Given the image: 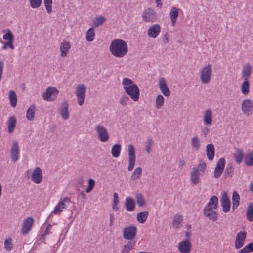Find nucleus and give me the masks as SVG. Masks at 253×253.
<instances>
[{
  "mask_svg": "<svg viewBox=\"0 0 253 253\" xmlns=\"http://www.w3.org/2000/svg\"><path fill=\"white\" fill-rule=\"evenodd\" d=\"M109 51L114 56L117 58H122L127 54L128 46L124 40L114 39L111 41Z\"/></svg>",
  "mask_w": 253,
  "mask_h": 253,
  "instance_id": "nucleus-1",
  "label": "nucleus"
},
{
  "mask_svg": "<svg viewBox=\"0 0 253 253\" xmlns=\"http://www.w3.org/2000/svg\"><path fill=\"white\" fill-rule=\"evenodd\" d=\"M123 88L130 98L135 102L139 99L140 91L138 86L130 79L125 77L122 82Z\"/></svg>",
  "mask_w": 253,
  "mask_h": 253,
  "instance_id": "nucleus-2",
  "label": "nucleus"
},
{
  "mask_svg": "<svg viewBox=\"0 0 253 253\" xmlns=\"http://www.w3.org/2000/svg\"><path fill=\"white\" fill-rule=\"evenodd\" d=\"M95 130L100 141L106 142L109 139V133L106 128L101 124H97L95 126Z\"/></svg>",
  "mask_w": 253,
  "mask_h": 253,
  "instance_id": "nucleus-3",
  "label": "nucleus"
},
{
  "mask_svg": "<svg viewBox=\"0 0 253 253\" xmlns=\"http://www.w3.org/2000/svg\"><path fill=\"white\" fill-rule=\"evenodd\" d=\"M212 75V67L211 64L205 66L200 71V80L205 84H208Z\"/></svg>",
  "mask_w": 253,
  "mask_h": 253,
  "instance_id": "nucleus-4",
  "label": "nucleus"
},
{
  "mask_svg": "<svg viewBox=\"0 0 253 253\" xmlns=\"http://www.w3.org/2000/svg\"><path fill=\"white\" fill-rule=\"evenodd\" d=\"M59 91L54 87H48L45 92L42 93L43 99L45 101H52L57 98Z\"/></svg>",
  "mask_w": 253,
  "mask_h": 253,
  "instance_id": "nucleus-5",
  "label": "nucleus"
},
{
  "mask_svg": "<svg viewBox=\"0 0 253 253\" xmlns=\"http://www.w3.org/2000/svg\"><path fill=\"white\" fill-rule=\"evenodd\" d=\"M128 152L129 164L127 169L129 171H131L135 166L136 160L135 149L133 145H128Z\"/></svg>",
  "mask_w": 253,
  "mask_h": 253,
  "instance_id": "nucleus-6",
  "label": "nucleus"
},
{
  "mask_svg": "<svg viewBox=\"0 0 253 253\" xmlns=\"http://www.w3.org/2000/svg\"><path fill=\"white\" fill-rule=\"evenodd\" d=\"M86 86L84 84L78 85L76 89L78 103L82 106L84 101L85 97Z\"/></svg>",
  "mask_w": 253,
  "mask_h": 253,
  "instance_id": "nucleus-7",
  "label": "nucleus"
},
{
  "mask_svg": "<svg viewBox=\"0 0 253 253\" xmlns=\"http://www.w3.org/2000/svg\"><path fill=\"white\" fill-rule=\"evenodd\" d=\"M142 17L146 22H154L157 20L156 13L151 8H147L143 12Z\"/></svg>",
  "mask_w": 253,
  "mask_h": 253,
  "instance_id": "nucleus-8",
  "label": "nucleus"
},
{
  "mask_svg": "<svg viewBox=\"0 0 253 253\" xmlns=\"http://www.w3.org/2000/svg\"><path fill=\"white\" fill-rule=\"evenodd\" d=\"M241 108L243 114L249 115L253 110V100L250 99L243 100Z\"/></svg>",
  "mask_w": 253,
  "mask_h": 253,
  "instance_id": "nucleus-9",
  "label": "nucleus"
},
{
  "mask_svg": "<svg viewBox=\"0 0 253 253\" xmlns=\"http://www.w3.org/2000/svg\"><path fill=\"white\" fill-rule=\"evenodd\" d=\"M34 222V220L32 217H29L24 219L21 229V233L27 235L31 230Z\"/></svg>",
  "mask_w": 253,
  "mask_h": 253,
  "instance_id": "nucleus-10",
  "label": "nucleus"
},
{
  "mask_svg": "<svg viewBox=\"0 0 253 253\" xmlns=\"http://www.w3.org/2000/svg\"><path fill=\"white\" fill-rule=\"evenodd\" d=\"M10 157L14 162H16L19 159L20 150L18 143L16 141H14L10 148Z\"/></svg>",
  "mask_w": 253,
  "mask_h": 253,
  "instance_id": "nucleus-11",
  "label": "nucleus"
},
{
  "mask_svg": "<svg viewBox=\"0 0 253 253\" xmlns=\"http://www.w3.org/2000/svg\"><path fill=\"white\" fill-rule=\"evenodd\" d=\"M225 165V160L224 158H220L216 165L214 171V177L215 178H218L222 174Z\"/></svg>",
  "mask_w": 253,
  "mask_h": 253,
  "instance_id": "nucleus-12",
  "label": "nucleus"
},
{
  "mask_svg": "<svg viewBox=\"0 0 253 253\" xmlns=\"http://www.w3.org/2000/svg\"><path fill=\"white\" fill-rule=\"evenodd\" d=\"M136 228L133 226L125 228L123 232L124 238L128 240L134 239L136 234Z\"/></svg>",
  "mask_w": 253,
  "mask_h": 253,
  "instance_id": "nucleus-13",
  "label": "nucleus"
},
{
  "mask_svg": "<svg viewBox=\"0 0 253 253\" xmlns=\"http://www.w3.org/2000/svg\"><path fill=\"white\" fill-rule=\"evenodd\" d=\"M246 236L247 233L245 231H240L237 233L235 242L236 249H240L244 245Z\"/></svg>",
  "mask_w": 253,
  "mask_h": 253,
  "instance_id": "nucleus-14",
  "label": "nucleus"
},
{
  "mask_svg": "<svg viewBox=\"0 0 253 253\" xmlns=\"http://www.w3.org/2000/svg\"><path fill=\"white\" fill-rule=\"evenodd\" d=\"M220 202L223 211L225 213L228 212L230 209L231 202L226 192H223L222 193Z\"/></svg>",
  "mask_w": 253,
  "mask_h": 253,
  "instance_id": "nucleus-15",
  "label": "nucleus"
},
{
  "mask_svg": "<svg viewBox=\"0 0 253 253\" xmlns=\"http://www.w3.org/2000/svg\"><path fill=\"white\" fill-rule=\"evenodd\" d=\"M203 121L204 125L207 126H210L212 124L213 113L210 108H208L204 111Z\"/></svg>",
  "mask_w": 253,
  "mask_h": 253,
  "instance_id": "nucleus-16",
  "label": "nucleus"
},
{
  "mask_svg": "<svg viewBox=\"0 0 253 253\" xmlns=\"http://www.w3.org/2000/svg\"><path fill=\"white\" fill-rule=\"evenodd\" d=\"M13 38L14 36L12 32L10 30H8L7 33L3 36V39L8 40V42L4 43L2 48L5 50L7 49V46H8L10 49H14V46L13 44Z\"/></svg>",
  "mask_w": 253,
  "mask_h": 253,
  "instance_id": "nucleus-17",
  "label": "nucleus"
},
{
  "mask_svg": "<svg viewBox=\"0 0 253 253\" xmlns=\"http://www.w3.org/2000/svg\"><path fill=\"white\" fill-rule=\"evenodd\" d=\"M204 173L197 168H193L190 173V180L192 184L197 185L201 182L200 176Z\"/></svg>",
  "mask_w": 253,
  "mask_h": 253,
  "instance_id": "nucleus-18",
  "label": "nucleus"
},
{
  "mask_svg": "<svg viewBox=\"0 0 253 253\" xmlns=\"http://www.w3.org/2000/svg\"><path fill=\"white\" fill-rule=\"evenodd\" d=\"M214 210L213 208L205 206L203 210V214L209 219L215 221L217 219L218 215L217 212L214 211Z\"/></svg>",
  "mask_w": 253,
  "mask_h": 253,
  "instance_id": "nucleus-19",
  "label": "nucleus"
},
{
  "mask_svg": "<svg viewBox=\"0 0 253 253\" xmlns=\"http://www.w3.org/2000/svg\"><path fill=\"white\" fill-rule=\"evenodd\" d=\"M159 87L161 93L166 97H168L170 94L169 88L168 87L165 78H162L159 81Z\"/></svg>",
  "mask_w": 253,
  "mask_h": 253,
  "instance_id": "nucleus-20",
  "label": "nucleus"
},
{
  "mask_svg": "<svg viewBox=\"0 0 253 253\" xmlns=\"http://www.w3.org/2000/svg\"><path fill=\"white\" fill-rule=\"evenodd\" d=\"M190 241L185 240L178 243V250L181 253H189L191 249Z\"/></svg>",
  "mask_w": 253,
  "mask_h": 253,
  "instance_id": "nucleus-21",
  "label": "nucleus"
},
{
  "mask_svg": "<svg viewBox=\"0 0 253 253\" xmlns=\"http://www.w3.org/2000/svg\"><path fill=\"white\" fill-rule=\"evenodd\" d=\"M42 171L40 167H36L33 171L31 175L32 180L36 184L40 183L42 180Z\"/></svg>",
  "mask_w": 253,
  "mask_h": 253,
  "instance_id": "nucleus-22",
  "label": "nucleus"
},
{
  "mask_svg": "<svg viewBox=\"0 0 253 253\" xmlns=\"http://www.w3.org/2000/svg\"><path fill=\"white\" fill-rule=\"evenodd\" d=\"M69 105L67 101L62 103L59 109V113L61 118L64 120H68L69 118Z\"/></svg>",
  "mask_w": 253,
  "mask_h": 253,
  "instance_id": "nucleus-23",
  "label": "nucleus"
},
{
  "mask_svg": "<svg viewBox=\"0 0 253 253\" xmlns=\"http://www.w3.org/2000/svg\"><path fill=\"white\" fill-rule=\"evenodd\" d=\"M160 30L161 28L160 25L156 24L149 28L147 34L149 37L156 38L159 34Z\"/></svg>",
  "mask_w": 253,
  "mask_h": 253,
  "instance_id": "nucleus-24",
  "label": "nucleus"
},
{
  "mask_svg": "<svg viewBox=\"0 0 253 253\" xmlns=\"http://www.w3.org/2000/svg\"><path fill=\"white\" fill-rule=\"evenodd\" d=\"M71 48L70 42L67 41H63L60 44V55L62 57H65L68 53Z\"/></svg>",
  "mask_w": 253,
  "mask_h": 253,
  "instance_id": "nucleus-25",
  "label": "nucleus"
},
{
  "mask_svg": "<svg viewBox=\"0 0 253 253\" xmlns=\"http://www.w3.org/2000/svg\"><path fill=\"white\" fill-rule=\"evenodd\" d=\"M252 69L251 66L249 63L245 64L243 67L242 71V77L244 80H248V78L251 76Z\"/></svg>",
  "mask_w": 253,
  "mask_h": 253,
  "instance_id": "nucleus-26",
  "label": "nucleus"
},
{
  "mask_svg": "<svg viewBox=\"0 0 253 253\" xmlns=\"http://www.w3.org/2000/svg\"><path fill=\"white\" fill-rule=\"evenodd\" d=\"M126 209L128 211H132L135 208L134 200L130 197H126L125 201Z\"/></svg>",
  "mask_w": 253,
  "mask_h": 253,
  "instance_id": "nucleus-27",
  "label": "nucleus"
},
{
  "mask_svg": "<svg viewBox=\"0 0 253 253\" xmlns=\"http://www.w3.org/2000/svg\"><path fill=\"white\" fill-rule=\"evenodd\" d=\"M244 162L245 164L248 167L253 166V151L249 149L246 151L244 157Z\"/></svg>",
  "mask_w": 253,
  "mask_h": 253,
  "instance_id": "nucleus-28",
  "label": "nucleus"
},
{
  "mask_svg": "<svg viewBox=\"0 0 253 253\" xmlns=\"http://www.w3.org/2000/svg\"><path fill=\"white\" fill-rule=\"evenodd\" d=\"M206 154L210 161H212L213 159L215 154V149L213 144H209L206 146Z\"/></svg>",
  "mask_w": 253,
  "mask_h": 253,
  "instance_id": "nucleus-29",
  "label": "nucleus"
},
{
  "mask_svg": "<svg viewBox=\"0 0 253 253\" xmlns=\"http://www.w3.org/2000/svg\"><path fill=\"white\" fill-rule=\"evenodd\" d=\"M178 14V9L176 7H173L169 12V17L173 26L175 25Z\"/></svg>",
  "mask_w": 253,
  "mask_h": 253,
  "instance_id": "nucleus-30",
  "label": "nucleus"
},
{
  "mask_svg": "<svg viewBox=\"0 0 253 253\" xmlns=\"http://www.w3.org/2000/svg\"><path fill=\"white\" fill-rule=\"evenodd\" d=\"M235 161L238 164H240L244 158V152L242 149H237L233 155Z\"/></svg>",
  "mask_w": 253,
  "mask_h": 253,
  "instance_id": "nucleus-31",
  "label": "nucleus"
},
{
  "mask_svg": "<svg viewBox=\"0 0 253 253\" xmlns=\"http://www.w3.org/2000/svg\"><path fill=\"white\" fill-rule=\"evenodd\" d=\"M36 107L35 105H31L28 109L26 112V118L29 121H33L35 115Z\"/></svg>",
  "mask_w": 253,
  "mask_h": 253,
  "instance_id": "nucleus-32",
  "label": "nucleus"
},
{
  "mask_svg": "<svg viewBox=\"0 0 253 253\" xmlns=\"http://www.w3.org/2000/svg\"><path fill=\"white\" fill-rule=\"evenodd\" d=\"M218 205V199L217 196H213L209 200V202L205 206L207 207L217 209Z\"/></svg>",
  "mask_w": 253,
  "mask_h": 253,
  "instance_id": "nucleus-33",
  "label": "nucleus"
},
{
  "mask_svg": "<svg viewBox=\"0 0 253 253\" xmlns=\"http://www.w3.org/2000/svg\"><path fill=\"white\" fill-rule=\"evenodd\" d=\"M241 91L245 95H248L250 92V83L249 80H244L241 86Z\"/></svg>",
  "mask_w": 253,
  "mask_h": 253,
  "instance_id": "nucleus-34",
  "label": "nucleus"
},
{
  "mask_svg": "<svg viewBox=\"0 0 253 253\" xmlns=\"http://www.w3.org/2000/svg\"><path fill=\"white\" fill-rule=\"evenodd\" d=\"M16 119L14 116H11L7 121V127L8 132L11 133L13 131L16 124Z\"/></svg>",
  "mask_w": 253,
  "mask_h": 253,
  "instance_id": "nucleus-35",
  "label": "nucleus"
},
{
  "mask_svg": "<svg viewBox=\"0 0 253 253\" xmlns=\"http://www.w3.org/2000/svg\"><path fill=\"white\" fill-rule=\"evenodd\" d=\"M246 218L250 222L253 221V203H250L247 207Z\"/></svg>",
  "mask_w": 253,
  "mask_h": 253,
  "instance_id": "nucleus-36",
  "label": "nucleus"
},
{
  "mask_svg": "<svg viewBox=\"0 0 253 253\" xmlns=\"http://www.w3.org/2000/svg\"><path fill=\"white\" fill-rule=\"evenodd\" d=\"M183 220V216L182 215L177 214L173 217L172 221V227L174 228H178Z\"/></svg>",
  "mask_w": 253,
  "mask_h": 253,
  "instance_id": "nucleus-37",
  "label": "nucleus"
},
{
  "mask_svg": "<svg viewBox=\"0 0 253 253\" xmlns=\"http://www.w3.org/2000/svg\"><path fill=\"white\" fill-rule=\"evenodd\" d=\"M239 200L240 196L238 193L234 191L232 194V209L235 210L239 205Z\"/></svg>",
  "mask_w": 253,
  "mask_h": 253,
  "instance_id": "nucleus-38",
  "label": "nucleus"
},
{
  "mask_svg": "<svg viewBox=\"0 0 253 253\" xmlns=\"http://www.w3.org/2000/svg\"><path fill=\"white\" fill-rule=\"evenodd\" d=\"M106 21V18L102 16L95 17L92 20L93 26L95 27H97L102 25Z\"/></svg>",
  "mask_w": 253,
  "mask_h": 253,
  "instance_id": "nucleus-39",
  "label": "nucleus"
},
{
  "mask_svg": "<svg viewBox=\"0 0 253 253\" xmlns=\"http://www.w3.org/2000/svg\"><path fill=\"white\" fill-rule=\"evenodd\" d=\"M121 146L120 144H114L111 149V154L115 158L118 157L120 155Z\"/></svg>",
  "mask_w": 253,
  "mask_h": 253,
  "instance_id": "nucleus-40",
  "label": "nucleus"
},
{
  "mask_svg": "<svg viewBox=\"0 0 253 253\" xmlns=\"http://www.w3.org/2000/svg\"><path fill=\"white\" fill-rule=\"evenodd\" d=\"M164 104V97L161 94L157 96L155 100V107L157 109H161Z\"/></svg>",
  "mask_w": 253,
  "mask_h": 253,
  "instance_id": "nucleus-41",
  "label": "nucleus"
},
{
  "mask_svg": "<svg viewBox=\"0 0 253 253\" xmlns=\"http://www.w3.org/2000/svg\"><path fill=\"white\" fill-rule=\"evenodd\" d=\"M9 98L11 106L15 107L17 104V95L14 91L10 90L9 91Z\"/></svg>",
  "mask_w": 253,
  "mask_h": 253,
  "instance_id": "nucleus-42",
  "label": "nucleus"
},
{
  "mask_svg": "<svg viewBox=\"0 0 253 253\" xmlns=\"http://www.w3.org/2000/svg\"><path fill=\"white\" fill-rule=\"evenodd\" d=\"M148 211H143L139 212L137 215V219L140 223H144L147 220L148 215Z\"/></svg>",
  "mask_w": 253,
  "mask_h": 253,
  "instance_id": "nucleus-43",
  "label": "nucleus"
},
{
  "mask_svg": "<svg viewBox=\"0 0 253 253\" xmlns=\"http://www.w3.org/2000/svg\"><path fill=\"white\" fill-rule=\"evenodd\" d=\"M142 171V169L141 167H138L136 168L134 171L132 172L131 176V178L132 180H136L139 179L140 177Z\"/></svg>",
  "mask_w": 253,
  "mask_h": 253,
  "instance_id": "nucleus-44",
  "label": "nucleus"
},
{
  "mask_svg": "<svg viewBox=\"0 0 253 253\" xmlns=\"http://www.w3.org/2000/svg\"><path fill=\"white\" fill-rule=\"evenodd\" d=\"M95 38L94 30L93 28H90L86 33V39L88 42H91Z\"/></svg>",
  "mask_w": 253,
  "mask_h": 253,
  "instance_id": "nucleus-45",
  "label": "nucleus"
},
{
  "mask_svg": "<svg viewBox=\"0 0 253 253\" xmlns=\"http://www.w3.org/2000/svg\"><path fill=\"white\" fill-rule=\"evenodd\" d=\"M134 245H135L134 242H130L128 244L124 245L121 250L122 253H129L130 250L134 246Z\"/></svg>",
  "mask_w": 253,
  "mask_h": 253,
  "instance_id": "nucleus-46",
  "label": "nucleus"
},
{
  "mask_svg": "<svg viewBox=\"0 0 253 253\" xmlns=\"http://www.w3.org/2000/svg\"><path fill=\"white\" fill-rule=\"evenodd\" d=\"M135 198L137 203L140 207H142L145 205L146 202L142 194L140 193H137L135 195Z\"/></svg>",
  "mask_w": 253,
  "mask_h": 253,
  "instance_id": "nucleus-47",
  "label": "nucleus"
},
{
  "mask_svg": "<svg viewBox=\"0 0 253 253\" xmlns=\"http://www.w3.org/2000/svg\"><path fill=\"white\" fill-rule=\"evenodd\" d=\"M253 251V242H251L239 251V253H249Z\"/></svg>",
  "mask_w": 253,
  "mask_h": 253,
  "instance_id": "nucleus-48",
  "label": "nucleus"
},
{
  "mask_svg": "<svg viewBox=\"0 0 253 253\" xmlns=\"http://www.w3.org/2000/svg\"><path fill=\"white\" fill-rule=\"evenodd\" d=\"M191 146L196 149L200 147V141L197 136H194L191 139Z\"/></svg>",
  "mask_w": 253,
  "mask_h": 253,
  "instance_id": "nucleus-49",
  "label": "nucleus"
},
{
  "mask_svg": "<svg viewBox=\"0 0 253 253\" xmlns=\"http://www.w3.org/2000/svg\"><path fill=\"white\" fill-rule=\"evenodd\" d=\"M71 202L70 198L66 197L61 200L58 203L62 206V208L66 209Z\"/></svg>",
  "mask_w": 253,
  "mask_h": 253,
  "instance_id": "nucleus-50",
  "label": "nucleus"
},
{
  "mask_svg": "<svg viewBox=\"0 0 253 253\" xmlns=\"http://www.w3.org/2000/svg\"><path fill=\"white\" fill-rule=\"evenodd\" d=\"M233 164L232 163H230L227 165L224 173L227 176L231 177L233 172Z\"/></svg>",
  "mask_w": 253,
  "mask_h": 253,
  "instance_id": "nucleus-51",
  "label": "nucleus"
},
{
  "mask_svg": "<svg viewBox=\"0 0 253 253\" xmlns=\"http://www.w3.org/2000/svg\"><path fill=\"white\" fill-rule=\"evenodd\" d=\"M4 248L7 251H11L13 248L12 240L11 238L6 239L4 241Z\"/></svg>",
  "mask_w": 253,
  "mask_h": 253,
  "instance_id": "nucleus-52",
  "label": "nucleus"
},
{
  "mask_svg": "<svg viewBox=\"0 0 253 253\" xmlns=\"http://www.w3.org/2000/svg\"><path fill=\"white\" fill-rule=\"evenodd\" d=\"M29 3L32 8L36 9L40 7L42 3V0H29Z\"/></svg>",
  "mask_w": 253,
  "mask_h": 253,
  "instance_id": "nucleus-53",
  "label": "nucleus"
},
{
  "mask_svg": "<svg viewBox=\"0 0 253 253\" xmlns=\"http://www.w3.org/2000/svg\"><path fill=\"white\" fill-rule=\"evenodd\" d=\"M43 1L47 12L50 14L52 12V0H43Z\"/></svg>",
  "mask_w": 253,
  "mask_h": 253,
  "instance_id": "nucleus-54",
  "label": "nucleus"
},
{
  "mask_svg": "<svg viewBox=\"0 0 253 253\" xmlns=\"http://www.w3.org/2000/svg\"><path fill=\"white\" fill-rule=\"evenodd\" d=\"M153 144V140L152 138H148L146 141L145 150L148 154L151 151V148Z\"/></svg>",
  "mask_w": 253,
  "mask_h": 253,
  "instance_id": "nucleus-55",
  "label": "nucleus"
},
{
  "mask_svg": "<svg viewBox=\"0 0 253 253\" xmlns=\"http://www.w3.org/2000/svg\"><path fill=\"white\" fill-rule=\"evenodd\" d=\"M64 209V208H62V206L59 204V203H58L52 211V213L56 215H59L63 211Z\"/></svg>",
  "mask_w": 253,
  "mask_h": 253,
  "instance_id": "nucleus-56",
  "label": "nucleus"
},
{
  "mask_svg": "<svg viewBox=\"0 0 253 253\" xmlns=\"http://www.w3.org/2000/svg\"><path fill=\"white\" fill-rule=\"evenodd\" d=\"M194 168H197L201 172L204 173L206 168V164L204 162L201 161L199 163L198 166L194 167Z\"/></svg>",
  "mask_w": 253,
  "mask_h": 253,
  "instance_id": "nucleus-57",
  "label": "nucleus"
},
{
  "mask_svg": "<svg viewBox=\"0 0 253 253\" xmlns=\"http://www.w3.org/2000/svg\"><path fill=\"white\" fill-rule=\"evenodd\" d=\"M129 98L128 96L124 95H122L119 100V103L123 106H125L127 105L128 101H129Z\"/></svg>",
  "mask_w": 253,
  "mask_h": 253,
  "instance_id": "nucleus-58",
  "label": "nucleus"
},
{
  "mask_svg": "<svg viewBox=\"0 0 253 253\" xmlns=\"http://www.w3.org/2000/svg\"><path fill=\"white\" fill-rule=\"evenodd\" d=\"M95 185V181L92 179H89L88 180V186L86 189V192L87 193H89L90 191H91Z\"/></svg>",
  "mask_w": 253,
  "mask_h": 253,
  "instance_id": "nucleus-59",
  "label": "nucleus"
},
{
  "mask_svg": "<svg viewBox=\"0 0 253 253\" xmlns=\"http://www.w3.org/2000/svg\"><path fill=\"white\" fill-rule=\"evenodd\" d=\"M201 135L204 137H206L210 132V129L207 127H204L201 130Z\"/></svg>",
  "mask_w": 253,
  "mask_h": 253,
  "instance_id": "nucleus-60",
  "label": "nucleus"
},
{
  "mask_svg": "<svg viewBox=\"0 0 253 253\" xmlns=\"http://www.w3.org/2000/svg\"><path fill=\"white\" fill-rule=\"evenodd\" d=\"M115 220V216L113 213L109 214V226L112 227L114 225Z\"/></svg>",
  "mask_w": 253,
  "mask_h": 253,
  "instance_id": "nucleus-61",
  "label": "nucleus"
},
{
  "mask_svg": "<svg viewBox=\"0 0 253 253\" xmlns=\"http://www.w3.org/2000/svg\"><path fill=\"white\" fill-rule=\"evenodd\" d=\"M4 68V63L2 61H0V81L2 78V74L3 72V70Z\"/></svg>",
  "mask_w": 253,
  "mask_h": 253,
  "instance_id": "nucleus-62",
  "label": "nucleus"
},
{
  "mask_svg": "<svg viewBox=\"0 0 253 253\" xmlns=\"http://www.w3.org/2000/svg\"><path fill=\"white\" fill-rule=\"evenodd\" d=\"M113 203L116 204H118L119 203V198L118 195L117 193H114L113 194Z\"/></svg>",
  "mask_w": 253,
  "mask_h": 253,
  "instance_id": "nucleus-63",
  "label": "nucleus"
},
{
  "mask_svg": "<svg viewBox=\"0 0 253 253\" xmlns=\"http://www.w3.org/2000/svg\"><path fill=\"white\" fill-rule=\"evenodd\" d=\"M163 41L165 43H168L169 42V37L167 34H165L163 37Z\"/></svg>",
  "mask_w": 253,
  "mask_h": 253,
  "instance_id": "nucleus-64",
  "label": "nucleus"
}]
</instances>
